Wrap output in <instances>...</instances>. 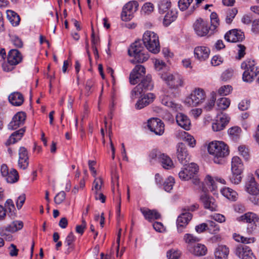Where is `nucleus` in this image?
Masks as SVG:
<instances>
[{
    "label": "nucleus",
    "instance_id": "4",
    "mask_svg": "<svg viewBox=\"0 0 259 259\" xmlns=\"http://www.w3.org/2000/svg\"><path fill=\"white\" fill-rule=\"evenodd\" d=\"M143 41L149 51L154 54L160 51L159 37L156 33H144Z\"/></svg>",
    "mask_w": 259,
    "mask_h": 259
},
{
    "label": "nucleus",
    "instance_id": "20",
    "mask_svg": "<svg viewBox=\"0 0 259 259\" xmlns=\"http://www.w3.org/2000/svg\"><path fill=\"white\" fill-rule=\"evenodd\" d=\"M245 190L250 195L259 193V185L256 182L254 178L248 177L245 184Z\"/></svg>",
    "mask_w": 259,
    "mask_h": 259
},
{
    "label": "nucleus",
    "instance_id": "3",
    "mask_svg": "<svg viewBox=\"0 0 259 259\" xmlns=\"http://www.w3.org/2000/svg\"><path fill=\"white\" fill-rule=\"evenodd\" d=\"M206 94L203 89L195 88L185 100V104L188 106H197L203 103L206 99Z\"/></svg>",
    "mask_w": 259,
    "mask_h": 259
},
{
    "label": "nucleus",
    "instance_id": "30",
    "mask_svg": "<svg viewBox=\"0 0 259 259\" xmlns=\"http://www.w3.org/2000/svg\"><path fill=\"white\" fill-rule=\"evenodd\" d=\"M224 37L227 41L235 43L242 41L245 36L244 33H226Z\"/></svg>",
    "mask_w": 259,
    "mask_h": 259
},
{
    "label": "nucleus",
    "instance_id": "59",
    "mask_svg": "<svg viewBox=\"0 0 259 259\" xmlns=\"http://www.w3.org/2000/svg\"><path fill=\"white\" fill-rule=\"evenodd\" d=\"M155 98V96L153 93H148L145 95L143 99L144 100V103L147 106L150 103H152Z\"/></svg>",
    "mask_w": 259,
    "mask_h": 259
},
{
    "label": "nucleus",
    "instance_id": "12",
    "mask_svg": "<svg viewBox=\"0 0 259 259\" xmlns=\"http://www.w3.org/2000/svg\"><path fill=\"white\" fill-rule=\"evenodd\" d=\"M235 253L241 259H256L250 247L244 245H240L236 247Z\"/></svg>",
    "mask_w": 259,
    "mask_h": 259
},
{
    "label": "nucleus",
    "instance_id": "38",
    "mask_svg": "<svg viewBox=\"0 0 259 259\" xmlns=\"http://www.w3.org/2000/svg\"><path fill=\"white\" fill-rule=\"evenodd\" d=\"M149 57V56L148 53L145 51L138 55H136L134 57V59L132 60L131 62L132 63H135L136 62L143 63L146 61L148 59Z\"/></svg>",
    "mask_w": 259,
    "mask_h": 259
},
{
    "label": "nucleus",
    "instance_id": "55",
    "mask_svg": "<svg viewBox=\"0 0 259 259\" xmlns=\"http://www.w3.org/2000/svg\"><path fill=\"white\" fill-rule=\"evenodd\" d=\"M66 194L64 191H61L58 193L54 198L55 202L59 204H61L65 199Z\"/></svg>",
    "mask_w": 259,
    "mask_h": 259
},
{
    "label": "nucleus",
    "instance_id": "34",
    "mask_svg": "<svg viewBox=\"0 0 259 259\" xmlns=\"http://www.w3.org/2000/svg\"><path fill=\"white\" fill-rule=\"evenodd\" d=\"M5 209L9 211L8 215L12 219L16 217V208L13 200L11 199H8L5 203Z\"/></svg>",
    "mask_w": 259,
    "mask_h": 259
},
{
    "label": "nucleus",
    "instance_id": "32",
    "mask_svg": "<svg viewBox=\"0 0 259 259\" xmlns=\"http://www.w3.org/2000/svg\"><path fill=\"white\" fill-rule=\"evenodd\" d=\"M7 17L13 26H16L19 25L20 21V18L15 12L12 10H7Z\"/></svg>",
    "mask_w": 259,
    "mask_h": 259
},
{
    "label": "nucleus",
    "instance_id": "26",
    "mask_svg": "<svg viewBox=\"0 0 259 259\" xmlns=\"http://www.w3.org/2000/svg\"><path fill=\"white\" fill-rule=\"evenodd\" d=\"M138 85H140V88L144 92L147 91L152 90L153 88V83L152 81L151 76L147 75L141 79V82Z\"/></svg>",
    "mask_w": 259,
    "mask_h": 259
},
{
    "label": "nucleus",
    "instance_id": "22",
    "mask_svg": "<svg viewBox=\"0 0 259 259\" xmlns=\"http://www.w3.org/2000/svg\"><path fill=\"white\" fill-rule=\"evenodd\" d=\"M176 121L179 125L186 130H189L191 122L188 117L183 113H179L176 117Z\"/></svg>",
    "mask_w": 259,
    "mask_h": 259
},
{
    "label": "nucleus",
    "instance_id": "52",
    "mask_svg": "<svg viewBox=\"0 0 259 259\" xmlns=\"http://www.w3.org/2000/svg\"><path fill=\"white\" fill-rule=\"evenodd\" d=\"M102 184L103 180L101 178H96L93 184L92 190L95 193L98 192L101 189Z\"/></svg>",
    "mask_w": 259,
    "mask_h": 259
},
{
    "label": "nucleus",
    "instance_id": "37",
    "mask_svg": "<svg viewBox=\"0 0 259 259\" xmlns=\"http://www.w3.org/2000/svg\"><path fill=\"white\" fill-rule=\"evenodd\" d=\"M217 108L219 110H224L227 109L230 105V100L227 98H221L217 101Z\"/></svg>",
    "mask_w": 259,
    "mask_h": 259
},
{
    "label": "nucleus",
    "instance_id": "19",
    "mask_svg": "<svg viewBox=\"0 0 259 259\" xmlns=\"http://www.w3.org/2000/svg\"><path fill=\"white\" fill-rule=\"evenodd\" d=\"M194 56L200 61H204L209 57L210 50L209 48L200 46L195 48L194 51Z\"/></svg>",
    "mask_w": 259,
    "mask_h": 259
},
{
    "label": "nucleus",
    "instance_id": "27",
    "mask_svg": "<svg viewBox=\"0 0 259 259\" xmlns=\"http://www.w3.org/2000/svg\"><path fill=\"white\" fill-rule=\"evenodd\" d=\"M229 248L225 245H220L214 252L215 259H228Z\"/></svg>",
    "mask_w": 259,
    "mask_h": 259
},
{
    "label": "nucleus",
    "instance_id": "60",
    "mask_svg": "<svg viewBox=\"0 0 259 259\" xmlns=\"http://www.w3.org/2000/svg\"><path fill=\"white\" fill-rule=\"evenodd\" d=\"M221 121H218L215 119V121L212 123V128L214 132H219L223 130L225 126L223 125V123H221Z\"/></svg>",
    "mask_w": 259,
    "mask_h": 259
},
{
    "label": "nucleus",
    "instance_id": "17",
    "mask_svg": "<svg viewBox=\"0 0 259 259\" xmlns=\"http://www.w3.org/2000/svg\"><path fill=\"white\" fill-rule=\"evenodd\" d=\"M209 24L203 19H197L193 24L194 30L196 32H209L210 29Z\"/></svg>",
    "mask_w": 259,
    "mask_h": 259
},
{
    "label": "nucleus",
    "instance_id": "9",
    "mask_svg": "<svg viewBox=\"0 0 259 259\" xmlns=\"http://www.w3.org/2000/svg\"><path fill=\"white\" fill-rule=\"evenodd\" d=\"M146 74V69L142 65H137L133 69L130 75V82L132 84H136L139 82L141 78Z\"/></svg>",
    "mask_w": 259,
    "mask_h": 259
},
{
    "label": "nucleus",
    "instance_id": "36",
    "mask_svg": "<svg viewBox=\"0 0 259 259\" xmlns=\"http://www.w3.org/2000/svg\"><path fill=\"white\" fill-rule=\"evenodd\" d=\"M6 181L9 183H14L19 180V174L15 169H11L8 174L5 177Z\"/></svg>",
    "mask_w": 259,
    "mask_h": 259
},
{
    "label": "nucleus",
    "instance_id": "18",
    "mask_svg": "<svg viewBox=\"0 0 259 259\" xmlns=\"http://www.w3.org/2000/svg\"><path fill=\"white\" fill-rule=\"evenodd\" d=\"M145 219L149 222L160 218V214L156 210H151L146 207H141L140 209Z\"/></svg>",
    "mask_w": 259,
    "mask_h": 259
},
{
    "label": "nucleus",
    "instance_id": "25",
    "mask_svg": "<svg viewBox=\"0 0 259 259\" xmlns=\"http://www.w3.org/2000/svg\"><path fill=\"white\" fill-rule=\"evenodd\" d=\"M159 161L164 169H169L174 167V163L171 158L164 153L159 154Z\"/></svg>",
    "mask_w": 259,
    "mask_h": 259
},
{
    "label": "nucleus",
    "instance_id": "23",
    "mask_svg": "<svg viewBox=\"0 0 259 259\" xmlns=\"http://www.w3.org/2000/svg\"><path fill=\"white\" fill-rule=\"evenodd\" d=\"M25 132V127H23L13 133L6 142L7 145L14 144L20 140Z\"/></svg>",
    "mask_w": 259,
    "mask_h": 259
},
{
    "label": "nucleus",
    "instance_id": "28",
    "mask_svg": "<svg viewBox=\"0 0 259 259\" xmlns=\"http://www.w3.org/2000/svg\"><path fill=\"white\" fill-rule=\"evenodd\" d=\"M190 252L196 256H203L207 253L206 247L202 244L198 243L191 249H190Z\"/></svg>",
    "mask_w": 259,
    "mask_h": 259
},
{
    "label": "nucleus",
    "instance_id": "47",
    "mask_svg": "<svg viewBox=\"0 0 259 259\" xmlns=\"http://www.w3.org/2000/svg\"><path fill=\"white\" fill-rule=\"evenodd\" d=\"M177 18L175 15H173L172 12H168L163 19V24L165 26H168Z\"/></svg>",
    "mask_w": 259,
    "mask_h": 259
},
{
    "label": "nucleus",
    "instance_id": "45",
    "mask_svg": "<svg viewBox=\"0 0 259 259\" xmlns=\"http://www.w3.org/2000/svg\"><path fill=\"white\" fill-rule=\"evenodd\" d=\"M9 36L11 39V41L12 43L17 48H22L23 47V42L21 40V39L16 34L13 33V34H9Z\"/></svg>",
    "mask_w": 259,
    "mask_h": 259
},
{
    "label": "nucleus",
    "instance_id": "48",
    "mask_svg": "<svg viewBox=\"0 0 259 259\" xmlns=\"http://www.w3.org/2000/svg\"><path fill=\"white\" fill-rule=\"evenodd\" d=\"M181 254V253L179 250L171 249L167 251L166 256L168 259H178Z\"/></svg>",
    "mask_w": 259,
    "mask_h": 259
},
{
    "label": "nucleus",
    "instance_id": "43",
    "mask_svg": "<svg viewBox=\"0 0 259 259\" xmlns=\"http://www.w3.org/2000/svg\"><path fill=\"white\" fill-rule=\"evenodd\" d=\"M175 179L172 177L167 178L163 183V188L166 192H170L174 185Z\"/></svg>",
    "mask_w": 259,
    "mask_h": 259
},
{
    "label": "nucleus",
    "instance_id": "35",
    "mask_svg": "<svg viewBox=\"0 0 259 259\" xmlns=\"http://www.w3.org/2000/svg\"><path fill=\"white\" fill-rule=\"evenodd\" d=\"M23 226V223L22 221H13L11 224L6 228V231L9 232L14 233L18 230H21Z\"/></svg>",
    "mask_w": 259,
    "mask_h": 259
},
{
    "label": "nucleus",
    "instance_id": "42",
    "mask_svg": "<svg viewBox=\"0 0 259 259\" xmlns=\"http://www.w3.org/2000/svg\"><path fill=\"white\" fill-rule=\"evenodd\" d=\"M242 172L237 171L232 172V175L229 177L230 182L234 184L237 185L239 184L242 180L241 174Z\"/></svg>",
    "mask_w": 259,
    "mask_h": 259
},
{
    "label": "nucleus",
    "instance_id": "15",
    "mask_svg": "<svg viewBox=\"0 0 259 259\" xmlns=\"http://www.w3.org/2000/svg\"><path fill=\"white\" fill-rule=\"evenodd\" d=\"M200 199L205 208L211 211L217 210L218 205L215 200L212 197L208 195L204 192L201 195Z\"/></svg>",
    "mask_w": 259,
    "mask_h": 259
},
{
    "label": "nucleus",
    "instance_id": "41",
    "mask_svg": "<svg viewBox=\"0 0 259 259\" xmlns=\"http://www.w3.org/2000/svg\"><path fill=\"white\" fill-rule=\"evenodd\" d=\"M159 11L161 13L166 12L171 6V3L169 0H159Z\"/></svg>",
    "mask_w": 259,
    "mask_h": 259
},
{
    "label": "nucleus",
    "instance_id": "57",
    "mask_svg": "<svg viewBox=\"0 0 259 259\" xmlns=\"http://www.w3.org/2000/svg\"><path fill=\"white\" fill-rule=\"evenodd\" d=\"M229 118L227 116V115L226 114H218L217 116V118L216 119L218 121H220V122L221 123H223V125H224L225 126H226V125L227 124V123L229 122Z\"/></svg>",
    "mask_w": 259,
    "mask_h": 259
},
{
    "label": "nucleus",
    "instance_id": "31",
    "mask_svg": "<svg viewBox=\"0 0 259 259\" xmlns=\"http://www.w3.org/2000/svg\"><path fill=\"white\" fill-rule=\"evenodd\" d=\"M243 170V165L240 158L238 156L233 157L232 159V172H242Z\"/></svg>",
    "mask_w": 259,
    "mask_h": 259
},
{
    "label": "nucleus",
    "instance_id": "8",
    "mask_svg": "<svg viewBox=\"0 0 259 259\" xmlns=\"http://www.w3.org/2000/svg\"><path fill=\"white\" fill-rule=\"evenodd\" d=\"M237 220L239 222L248 223L247 232L252 233L256 229V222L258 221L259 218L256 214L248 212L238 217Z\"/></svg>",
    "mask_w": 259,
    "mask_h": 259
},
{
    "label": "nucleus",
    "instance_id": "5",
    "mask_svg": "<svg viewBox=\"0 0 259 259\" xmlns=\"http://www.w3.org/2000/svg\"><path fill=\"white\" fill-rule=\"evenodd\" d=\"M161 78L171 89H177L184 85L182 76L178 73H164L162 74Z\"/></svg>",
    "mask_w": 259,
    "mask_h": 259
},
{
    "label": "nucleus",
    "instance_id": "49",
    "mask_svg": "<svg viewBox=\"0 0 259 259\" xmlns=\"http://www.w3.org/2000/svg\"><path fill=\"white\" fill-rule=\"evenodd\" d=\"M144 92L143 90L140 88V85H137L131 92V98L132 99H136L141 96Z\"/></svg>",
    "mask_w": 259,
    "mask_h": 259
},
{
    "label": "nucleus",
    "instance_id": "62",
    "mask_svg": "<svg viewBox=\"0 0 259 259\" xmlns=\"http://www.w3.org/2000/svg\"><path fill=\"white\" fill-rule=\"evenodd\" d=\"M238 47L239 49L238 50V56L237 57V59H238V60H241L244 57L246 54V47L244 45L241 44L238 45Z\"/></svg>",
    "mask_w": 259,
    "mask_h": 259
},
{
    "label": "nucleus",
    "instance_id": "58",
    "mask_svg": "<svg viewBox=\"0 0 259 259\" xmlns=\"http://www.w3.org/2000/svg\"><path fill=\"white\" fill-rule=\"evenodd\" d=\"M234 70L232 69H228L226 70L222 75V78L224 80L230 79L233 75Z\"/></svg>",
    "mask_w": 259,
    "mask_h": 259
},
{
    "label": "nucleus",
    "instance_id": "24",
    "mask_svg": "<svg viewBox=\"0 0 259 259\" xmlns=\"http://www.w3.org/2000/svg\"><path fill=\"white\" fill-rule=\"evenodd\" d=\"M9 102L14 106L21 105L24 102V97L19 92H14L9 96Z\"/></svg>",
    "mask_w": 259,
    "mask_h": 259
},
{
    "label": "nucleus",
    "instance_id": "40",
    "mask_svg": "<svg viewBox=\"0 0 259 259\" xmlns=\"http://www.w3.org/2000/svg\"><path fill=\"white\" fill-rule=\"evenodd\" d=\"M211 25L209 29L211 31H218L217 27L219 25V19L217 13L213 12L210 15Z\"/></svg>",
    "mask_w": 259,
    "mask_h": 259
},
{
    "label": "nucleus",
    "instance_id": "46",
    "mask_svg": "<svg viewBox=\"0 0 259 259\" xmlns=\"http://www.w3.org/2000/svg\"><path fill=\"white\" fill-rule=\"evenodd\" d=\"M184 240L185 242L188 244H192L194 243L199 242L200 238L191 234H186L184 236Z\"/></svg>",
    "mask_w": 259,
    "mask_h": 259
},
{
    "label": "nucleus",
    "instance_id": "33",
    "mask_svg": "<svg viewBox=\"0 0 259 259\" xmlns=\"http://www.w3.org/2000/svg\"><path fill=\"white\" fill-rule=\"evenodd\" d=\"M221 193L229 200L235 201L237 199L238 194L233 189L229 187H225L221 190Z\"/></svg>",
    "mask_w": 259,
    "mask_h": 259
},
{
    "label": "nucleus",
    "instance_id": "53",
    "mask_svg": "<svg viewBox=\"0 0 259 259\" xmlns=\"http://www.w3.org/2000/svg\"><path fill=\"white\" fill-rule=\"evenodd\" d=\"M237 12L238 11L236 8L232 9V10L229 11L226 18V23L228 24H230L237 14Z\"/></svg>",
    "mask_w": 259,
    "mask_h": 259
},
{
    "label": "nucleus",
    "instance_id": "2",
    "mask_svg": "<svg viewBox=\"0 0 259 259\" xmlns=\"http://www.w3.org/2000/svg\"><path fill=\"white\" fill-rule=\"evenodd\" d=\"M241 68L244 70L242 74V79L246 82H252L254 78L259 74V66L255 60L247 59L242 62Z\"/></svg>",
    "mask_w": 259,
    "mask_h": 259
},
{
    "label": "nucleus",
    "instance_id": "1",
    "mask_svg": "<svg viewBox=\"0 0 259 259\" xmlns=\"http://www.w3.org/2000/svg\"><path fill=\"white\" fill-rule=\"evenodd\" d=\"M207 151L213 162L217 164L223 162V158L229 155L228 146L221 141H212L207 147Z\"/></svg>",
    "mask_w": 259,
    "mask_h": 259
},
{
    "label": "nucleus",
    "instance_id": "44",
    "mask_svg": "<svg viewBox=\"0 0 259 259\" xmlns=\"http://www.w3.org/2000/svg\"><path fill=\"white\" fill-rule=\"evenodd\" d=\"M207 230L211 234H217L220 231L219 226L212 221H208Z\"/></svg>",
    "mask_w": 259,
    "mask_h": 259
},
{
    "label": "nucleus",
    "instance_id": "6",
    "mask_svg": "<svg viewBox=\"0 0 259 259\" xmlns=\"http://www.w3.org/2000/svg\"><path fill=\"white\" fill-rule=\"evenodd\" d=\"M191 179L193 184L197 186L198 189L204 192L206 191H214L217 188L214 179L209 175L206 176L204 180V182L207 186H205L203 183H201L199 179L196 176L192 178Z\"/></svg>",
    "mask_w": 259,
    "mask_h": 259
},
{
    "label": "nucleus",
    "instance_id": "39",
    "mask_svg": "<svg viewBox=\"0 0 259 259\" xmlns=\"http://www.w3.org/2000/svg\"><path fill=\"white\" fill-rule=\"evenodd\" d=\"M185 168L186 170V172L189 173L191 179L195 176L198 171V166L194 163H191Z\"/></svg>",
    "mask_w": 259,
    "mask_h": 259
},
{
    "label": "nucleus",
    "instance_id": "54",
    "mask_svg": "<svg viewBox=\"0 0 259 259\" xmlns=\"http://www.w3.org/2000/svg\"><path fill=\"white\" fill-rule=\"evenodd\" d=\"M232 88L231 85H226L222 86L218 90V94L221 96H227L230 94Z\"/></svg>",
    "mask_w": 259,
    "mask_h": 259
},
{
    "label": "nucleus",
    "instance_id": "50",
    "mask_svg": "<svg viewBox=\"0 0 259 259\" xmlns=\"http://www.w3.org/2000/svg\"><path fill=\"white\" fill-rule=\"evenodd\" d=\"M194 0H179L178 6L180 10L184 11L186 10Z\"/></svg>",
    "mask_w": 259,
    "mask_h": 259
},
{
    "label": "nucleus",
    "instance_id": "11",
    "mask_svg": "<svg viewBox=\"0 0 259 259\" xmlns=\"http://www.w3.org/2000/svg\"><path fill=\"white\" fill-rule=\"evenodd\" d=\"M176 148V155L178 160L182 164H186L190 160V156L186 145L183 143H179Z\"/></svg>",
    "mask_w": 259,
    "mask_h": 259
},
{
    "label": "nucleus",
    "instance_id": "7",
    "mask_svg": "<svg viewBox=\"0 0 259 259\" xmlns=\"http://www.w3.org/2000/svg\"><path fill=\"white\" fill-rule=\"evenodd\" d=\"M139 5L136 1H130L122 8L121 18L122 21H128L134 17V14L137 11Z\"/></svg>",
    "mask_w": 259,
    "mask_h": 259
},
{
    "label": "nucleus",
    "instance_id": "51",
    "mask_svg": "<svg viewBox=\"0 0 259 259\" xmlns=\"http://www.w3.org/2000/svg\"><path fill=\"white\" fill-rule=\"evenodd\" d=\"M211 97L209 101L206 103L204 107V109L206 110H211L214 105L215 101L216 100V94L214 92H212L211 94Z\"/></svg>",
    "mask_w": 259,
    "mask_h": 259
},
{
    "label": "nucleus",
    "instance_id": "64",
    "mask_svg": "<svg viewBox=\"0 0 259 259\" xmlns=\"http://www.w3.org/2000/svg\"><path fill=\"white\" fill-rule=\"evenodd\" d=\"M238 151L241 155H242L245 159L249 158V152L247 148L244 146H240L238 147Z\"/></svg>",
    "mask_w": 259,
    "mask_h": 259
},
{
    "label": "nucleus",
    "instance_id": "56",
    "mask_svg": "<svg viewBox=\"0 0 259 259\" xmlns=\"http://www.w3.org/2000/svg\"><path fill=\"white\" fill-rule=\"evenodd\" d=\"M241 132V130L238 126H234L229 129L228 133L234 137H238Z\"/></svg>",
    "mask_w": 259,
    "mask_h": 259
},
{
    "label": "nucleus",
    "instance_id": "13",
    "mask_svg": "<svg viewBox=\"0 0 259 259\" xmlns=\"http://www.w3.org/2000/svg\"><path fill=\"white\" fill-rule=\"evenodd\" d=\"M26 115L24 112H17L13 117L12 121L8 124V129L16 130L24 124L26 120Z\"/></svg>",
    "mask_w": 259,
    "mask_h": 259
},
{
    "label": "nucleus",
    "instance_id": "21",
    "mask_svg": "<svg viewBox=\"0 0 259 259\" xmlns=\"http://www.w3.org/2000/svg\"><path fill=\"white\" fill-rule=\"evenodd\" d=\"M161 103L164 106L169 108L172 111H178L181 109V105L174 102L169 96L164 94L160 97Z\"/></svg>",
    "mask_w": 259,
    "mask_h": 259
},
{
    "label": "nucleus",
    "instance_id": "10",
    "mask_svg": "<svg viewBox=\"0 0 259 259\" xmlns=\"http://www.w3.org/2000/svg\"><path fill=\"white\" fill-rule=\"evenodd\" d=\"M148 128L156 135H162L164 131V125L158 118H151L148 121Z\"/></svg>",
    "mask_w": 259,
    "mask_h": 259
},
{
    "label": "nucleus",
    "instance_id": "29",
    "mask_svg": "<svg viewBox=\"0 0 259 259\" xmlns=\"http://www.w3.org/2000/svg\"><path fill=\"white\" fill-rule=\"evenodd\" d=\"M145 51L139 41H135L128 49V53L130 56L135 57L136 55H138Z\"/></svg>",
    "mask_w": 259,
    "mask_h": 259
},
{
    "label": "nucleus",
    "instance_id": "16",
    "mask_svg": "<svg viewBox=\"0 0 259 259\" xmlns=\"http://www.w3.org/2000/svg\"><path fill=\"white\" fill-rule=\"evenodd\" d=\"M22 55L18 50L12 49L9 52L7 57L9 63L16 66L22 62Z\"/></svg>",
    "mask_w": 259,
    "mask_h": 259
},
{
    "label": "nucleus",
    "instance_id": "63",
    "mask_svg": "<svg viewBox=\"0 0 259 259\" xmlns=\"http://www.w3.org/2000/svg\"><path fill=\"white\" fill-rule=\"evenodd\" d=\"M223 62L222 58L218 55L214 56L211 60V64L213 66H217L221 65Z\"/></svg>",
    "mask_w": 259,
    "mask_h": 259
},
{
    "label": "nucleus",
    "instance_id": "14",
    "mask_svg": "<svg viewBox=\"0 0 259 259\" xmlns=\"http://www.w3.org/2000/svg\"><path fill=\"white\" fill-rule=\"evenodd\" d=\"M192 218V214L187 211L182 212L177 220V228L179 232H183V229L186 227Z\"/></svg>",
    "mask_w": 259,
    "mask_h": 259
},
{
    "label": "nucleus",
    "instance_id": "61",
    "mask_svg": "<svg viewBox=\"0 0 259 259\" xmlns=\"http://www.w3.org/2000/svg\"><path fill=\"white\" fill-rule=\"evenodd\" d=\"M143 11L146 14H150L154 10V6L151 3H146L142 7Z\"/></svg>",
    "mask_w": 259,
    "mask_h": 259
}]
</instances>
